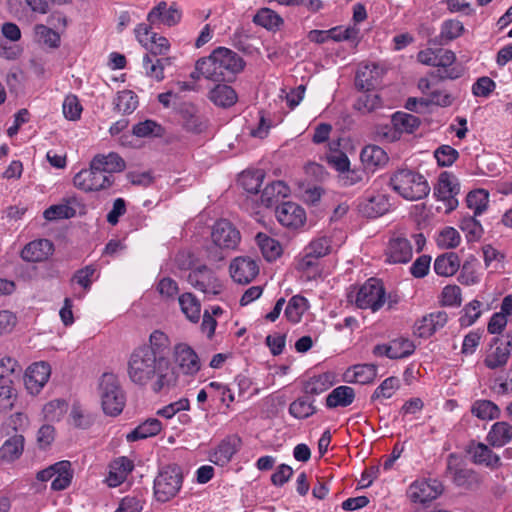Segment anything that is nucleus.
Wrapping results in <instances>:
<instances>
[{
    "instance_id": "obj_1",
    "label": "nucleus",
    "mask_w": 512,
    "mask_h": 512,
    "mask_svg": "<svg viewBox=\"0 0 512 512\" xmlns=\"http://www.w3.org/2000/svg\"><path fill=\"white\" fill-rule=\"evenodd\" d=\"M170 339L160 330L153 331L149 343L132 351L127 363L130 381L140 387L150 386L155 393L168 391L178 383V372L172 365Z\"/></svg>"
},
{
    "instance_id": "obj_2",
    "label": "nucleus",
    "mask_w": 512,
    "mask_h": 512,
    "mask_svg": "<svg viewBox=\"0 0 512 512\" xmlns=\"http://www.w3.org/2000/svg\"><path fill=\"white\" fill-rule=\"evenodd\" d=\"M244 66L242 57L226 47H217L208 57L199 59L196 63L197 71L215 82L233 81Z\"/></svg>"
},
{
    "instance_id": "obj_3",
    "label": "nucleus",
    "mask_w": 512,
    "mask_h": 512,
    "mask_svg": "<svg viewBox=\"0 0 512 512\" xmlns=\"http://www.w3.org/2000/svg\"><path fill=\"white\" fill-rule=\"evenodd\" d=\"M390 186L404 199L415 201L425 198L430 186L423 175L409 169H399L390 177Z\"/></svg>"
},
{
    "instance_id": "obj_4",
    "label": "nucleus",
    "mask_w": 512,
    "mask_h": 512,
    "mask_svg": "<svg viewBox=\"0 0 512 512\" xmlns=\"http://www.w3.org/2000/svg\"><path fill=\"white\" fill-rule=\"evenodd\" d=\"M98 393L102 410L106 415L115 417L123 411L126 396L115 374L104 373L100 377Z\"/></svg>"
},
{
    "instance_id": "obj_5",
    "label": "nucleus",
    "mask_w": 512,
    "mask_h": 512,
    "mask_svg": "<svg viewBox=\"0 0 512 512\" xmlns=\"http://www.w3.org/2000/svg\"><path fill=\"white\" fill-rule=\"evenodd\" d=\"M348 299L360 309H371L376 312L385 303V289L380 280L370 278L357 289L355 294L350 292Z\"/></svg>"
},
{
    "instance_id": "obj_6",
    "label": "nucleus",
    "mask_w": 512,
    "mask_h": 512,
    "mask_svg": "<svg viewBox=\"0 0 512 512\" xmlns=\"http://www.w3.org/2000/svg\"><path fill=\"white\" fill-rule=\"evenodd\" d=\"M183 476L180 467L170 465L163 468L154 480V495L157 501L167 502L181 489Z\"/></svg>"
},
{
    "instance_id": "obj_7",
    "label": "nucleus",
    "mask_w": 512,
    "mask_h": 512,
    "mask_svg": "<svg viewBox=\"0 0 512 512\" xmlns=\"http://www.w3.org/2000/svg\"><path fill=\"white\" fill-rule=\"evenodd\" d=\"M187 282L208 298L217 296L223 291V284L215 273L206 265H198L187 275Z\"/></svg>"
},
{
    "instance_id": "obj_8",
    "label": "nucleus",
    "mask_w": 512,
    "mask_h": 512,
    "mask_svg": "<svg viewBox=\"0 0 512 512\" xmlns=\"http://www.w3.org/2000/svg\"><path fill=\"white\" fill-rule=\"evenodd\" d=\"M73 183L75 187L85 192L99 191L110 187L113 177L104 174L100 169H94L91 161L88 169H83L74 176Z\"/></svg>"
},
{
    "instance_id": "obj_9",
    "label": "nucleus",
    "mask_w": 512,
    "mask_h": 512,
    "mask_svg": "<svg viewBox=\"0 0 512 512\" xmlns=\"http://www.w3.org/2000/svg\"><path fill=\"white\" fill-rule=\"evenodd\" d=\"M443 492L442 484L437 480H416L408 488L407 495L413 503L425 505Z\"/></svg>"
},
{
    "instance_id": "obj_10",
    "label": "nucleus",
    "mask_w": 512,
    "mask_h": 512,
    "mask_svg": "<svg viewBox=\"0 0 512 512\" xmlns=\"http://www.w3.org/2000/svg\"><path fill=\"white\" fill-rule=\"evenodd\" d=\"M460 192V185L457 178L449 173L442 172L438 179V184L434 189V195L437 199L446 203L448 211L455 209L458 205L456 196Z\"/></svg>"
},
{
    "instance_id": "obj_11",
    "label": "nucleus",
    "mask_w": 512,
    "mask_h": 512,
    "mask_svg": "<svg viewBox=\"0 0 512 512\" xmlns=\"http://www.w3.org/2000/svg\"><path fill=\"white\" fill-rule=\"evenodd\" d=\"M456 61V55L453 51L439 48L436 54L437 71L432 73V76L439 78L440 80L445 79H457L464 73V68L461 65H454Z\"/></svg>"
},
{
    "instance_id": "obj_12",
    "label": "nucleus",
    "mask_w": 512,
    "mask_h": 512,
    "mask_svg": "<svg viewBox=\"0 0 512 512\" xmlns=\"http://www.w3.org/2000/svg\"><path fill=\"white\" fill-rule=\"evenodd\" d=\"M213 244L219 249L233 250L240 242L239 231L227 220L217 221L211 233Z\"/></svg>"
},
{
    "instance_id": "obj_13",
    "label": "nucleus",
    "mask_w": 512,
    "mask_h": 512,
    "mask_svg": "<svg viewBox=\"0 0 512 512\" xmlns=\"http://www.w3.org/2000/svg\"><path fill=\"white\" fill-rule=\"evenodd\" d=\"M331 251V240L327 236H320L312 240L304 249V255L300 259L298 267L301 270H308L317 264V260L329 254Z\"/></svg>"
},
{
    "instance_id": "obj_14",
    "label": "nucleus",
    "mask_w": 512,
    "mask_h": 512,
    "mask_svg": "<svg viewBox=\"0 0 512 512\" xmlns=\"http://www.w3.org/2000/svg\"><path fill=\"white\" fill-rule=\"evenodd\" d=\"M386 261L391 264H406L413 256L410 241L402 235H394L390 238L386 250Z\"/></svg>"
},
{
    "instance_id": "obj_15",
    "label": "nucleus",
    "mask_w": 512,
    "mask_h": 512,
    "mask_svg": "<svg viewBox=\"0 0 512 512\" xmlns=\"http://www.w3.org/2000/svg\"><path fill=\"white\" fill-rule=\"evenodd\" d=\"M174 359L177 366L175 368H178L184 375L194 376L201 368L198 355L185 343L174 346Z\"/></svg>"
},
{
    "instance_id": "obj_16",
    "label": "nucleus",
    "mask_w": 512,
    "mask_h": 512,
    "mask_svg": "<svg viewBox=\"0 0 512 512\" xmlns=\"http://www.w3.org/2000/svg\"><path fill=\"white\" fill-rule=\"evenodd\" d=\"M51 374L50 365L46 362H36L31 364L25 373L24 383L28 392L32 395L40 393L42 388L48 382Z\"/></svg>"
},
{
    "instance_id": "obj_17",
    "label": "nucleus",
    "mask_w": 512,
    "mask_h": 512,
    "mask_svg": "<svg viewBox=\"0 0 512 512\" xmlns=\"http://www.w3.org/2000/svg\"><path fill=\"white\" fill-rule=\"evenodd\" d=\"M181 11L173 3L168 5L165 1H160L147 15V21L150 25L175 26L181 20Z\"/></svg>"
},
{
    "instance_id": "obj_18",
    "label": "nucleus",
    "mask_w": 512,
    "mask_h": 512,
    "mask_svg": "<svg viewBox=\"0 0 512 512\" xmlns=\"http://www.w3.org/2000/svg\"><path fill=\"white\" fill-rule=\"evenodd\" d=\"M456 457L451 454L448 459L447 471L455 485L467 490H474L480 485L479 475L472 469L457 467L454 464Z\"/></svg>"
},
{
    "instance_id": "obj_19",
    "label": "nucleus",
    "mask_w": 512,
    "mask_h": 512,
    "mask_svg": "<svg viewBox=\"0 0 512 512\" xmlns=\"http://www.w3.org/2000/svg\"><path fill=\"white\" fill-rule=\"evenodd\" d=\"M276 218L285 227L297 229L306 220L304 209L294 202H284L276 208Z\"/></svg>"
},
{
    "instance_id": "obj_20",
    "label": "nucleus",
    "mask_w": 512,
    "mask_h": 512,
    "mask_svg": "<svg viewBox=\"0 0 512 512\" xmlns=\"http://www.w3.org/2000/svg\"><path fill=\"white\" fill-rule=\"evenodd\" d=\"M259 273V267L250 257H237L230 264L232 279L239 284L250 283Z\"/></svg>"
},
{
    "instance_id": "obj_21",
    "label": "nucleus",
    "mask_w": 512,
    "mask_h": 512,
    "mask_svg": "<svg viewBox=\"0 0 512 512\" xmlns=\"http://www.w3.org/2000/svg\"><path fill=\"white\" fill-rule=\"evenodd\" d=\"M390 206L387 195L376 193L364 197L358 204V211L367 218H377L387 213Z\"/></svg>"
},
{
    "instance_id": "obj_22",
    "label": "nucleus",
    "mask_w": 512,
    "mask_h": 512,
    "mask_svg": "<svg viewBox=\"0 0 512 512\" xmlns=\"http://www.w3.org/2000/svg\"><path fill=\"white\" fill-rule=\"evenodd\" d=\"M179 114L182 126L188 132L200 134L206 130L207 120L199 113L194 105L184 103L179 109Z\"/></svg>"
},
{
    "instance_id": "obj_23",
    "label": "nucleus",
    "mask_w": 512,
    "mask_h": 512,
    "mask_svg": "<svg viewBox=\"0 0 512 512\" xmlns=\"http://www.w3.org/2000/svg\"><path fill=\"white\" fill-rule=\"evenodd\" d=\"M448 316L444 311H437L424 316L415 324V334L421 338L432 336L447 323Z\"/></svg>"
},
{
    "instance_id": "obj_24",
    "label": "nucleus",
    "mask_w": 512,
    "mask_h": 512,
    "mask_svg": "<svg viewBox=\"0 0 512 512\" xmlns=\"http://www.w3.org/2000/svg\"><path fill=\"white\" fill-rule=\"evenodd\" d=\"M54 251L53 243L48 239L34 240L22 249L21 257L27 262H41L46 260Z\"/></svg>"
},
{
    "instance_id": "obj_25",
    "label": "nucleus",
    "mask_w": 512,
    "mask_h": 512,
    "mask_svg": "<svg viewBox=\"0 0 512 512\" xmlns=\"http://www.w3.org/2000/svg\"><path fill=\"white\" fill-rule=\"evenodd\" d=\"M134 463L125 456L114 459L109 465V474L106 482L110 487H117L122 484L132 472Z\"/></svg>"
},
{
    "instance_id": "obj_26",
    "label": "nucleus",
    "mask_w": 512,
    "mask_h": 512,
    "mask_svg": "<svg viewBox=\"0 0 512 512\" xmlns=\"http://www.w3.org/2000/svg\"><path fill=\"white\" fill-rule=\"evenodd\" d=\"M240 442V439L235 436L224 439L210 454L209 460L218 466L226 465L238 451Z\"/></svg>"
},
{
    "instance_id": "obj_27",
    "label": "nucleus",
    "mask_w": 512,
    "mask_h": 512,
    "mask_svg": "<svg viewBox=\"0 0 512 512\" xmlns=\"http://www.w3.org/2000/svg\"><path fill=\"white\" fill-rule=\"evenodd\" d=\"M91 161L94 164V169H100L104 174L110 176L123 171L126 167L124 159L115 152H110L107 155L98 154Z\"/></svg>"
},
{
    "instance_id": "obj_28",
    "label": "nucleus",
    "mask_w": 512,
    "mask_h": 512,
    "mask_svg": "<svg viewBox=\"0 0 512 512\" xmlns=\"http://www.w3.org/2000/svg\"><path fill=\"white\" fill-rule=\"evenodd\" d=\"M24 436L14 434L8 438L0 447V459L4 462L11 463L19 459L24 451Z\"/></svg>"
},
{
    "instance_id": "obj_29",
    "label": "nucleus",
    "mask_w": 512,
    "mask_h": 512,
    "mask_svg": "<svg viewBox=\"0 0 512 512\" xmlns=\"http://www.w3.org/2000/svg\"><path fill=\"white\" fill-rule=\"evenodd\" d=\"M473 461L476 464L484 465L490 469H497L501 466L500 457L494 453L486 444L477 443L470 448Z\"/></svg>"
},
{
    "instance_id": "obj_30",
    "label": "nucleus",
    "mask_w": 512,
    "mask_h": 512,
    "mask_svg": "<svg viewBox=\"0 0 512 512\" xmlns=\"http://www.w3.org/2000/svg\"><path fill=\"white\" fill-rule=\"evenodd\" d=\"M363 165L370 170L384 166L389 158L387 153L377 145L365 146L360 154Z\"/></svg>"
},
{
    "instance_id": "obj_31",
    "label": "nucleus",
    "mask_w": 512,
    "mask_h": 512,
    "mask_svg": "<svg viewBox=\"0 0 512 512\" xmlns=\"http://www.w3.org/2000/svg\"><path fill=\"white\" fill-rule=\"evenodd\" d=\"M379 68L376 64L365 65L358 69L355 77V86L359 90L370 91L378 83Z\"/></svg>"
},
{
    "instance_id": "obj_32",
    "label": "nucleus",
    "mask_w": 512,
    "mask_h": 512,
    "mask_svg": "<svg viewBox=\"0 0 512 512\" xmlns=\"http://www.w3.org/2000/svg\"><path fill=\"white\" fill-rule=\"evenodd\" d=\"M486 439L493 447H503L512 440V425L504 421L494 423Z\"/></svg>"
},
{
    "instance_id": "obj_33",
    "label": "nucleus",
    "mask_w": 512,
    "mask_h": 512,
    "mask_svg": "<svg viewBox=\"0 0 512 512\" xmlns=\"http://www.w3.org/2000/svg\"><path fill=\"white\" fill-rule=\"evenodd\" d=\"M209 99L216 106L228 108L237 102L238 96L232 87L225 84H218L210 90Z\"/></svg>"
},
{
    "instance_id": "obj_34",
    "label": "nucleus",
    "mask_w": 512,
    "mask_h": 512,
    "mask_svg": "<svg viewBox=\"0 0 512 512\" xmlns=\"http://www.w3.org/2000/svg\"><path fill=\"white\" fill-rule=\"evenodd\" d=\"M171 65V58H157L150 54H145L143 57V67L146 76L160 82L164 79V69L166 66Z\"/></svg>"
},
{
    "instance_id": "obj_35",
    "label": "nucleus",
    "mask_w": 512,
    "mask_h": 512,
    "mask_svg": "<svg viewBox=\"0 0 512 512\" xmlns=\"http://www.w3.org/2000/svg\"><path fill=\"white\" fill-rule=\"evenodd\" d=\"M460 268V260L456 253L447 252L438 256L434 262L436 274L444 277L454 275Z\"/></svg>"
},
{
    "instance_id": "obj_36",
    "label": "nucleus",
    "mask_w": 512,
    "mask_h": 512,
    "mask_svg": "<svg viewBox=\"0 0 512 512\" xmlns=\"http://www.w3.org/2000/svg\"><path fill=\"white\" fill-rule=\"evenodd\" d=\"M289 191V187L283 181H274L262 191L261 203L270 207L278 202L279 198L287 197Z\"/></svg>"
},
{
    "instance_id": "obj_37",
    "label": "nucleus",
    "mask_w": 512,
    "mask_h": 512,
    "mask_svg": "<svg viewBox=\"0 0 512 512\" xmlns=\"http://www.w3.org/2000/svg\"><path fill=\"white\" fill-rule=\"evenodd\" d=\"M355 398L354 389L349 386H339L332 390L326 398L328 408L347 407Z\"/></svg>"
},
{
    "instance_id": "obj_38",
    "label": "nucleus",
    "mask_w": 512,
    "mask_h": 512,
    "mask_svg": "<svg viewBox=\"0 0 512 512\" xmlns=\"http://www.w3.org/2000/svg\"><path fill=\"white\" fill-rule=\"evenodd\" d=\"M162 429L161 422L156 418L147 419L127 435L128 441H137L157 435Z\"/></svg>"
},
{
    "instance_id": "obj_39",
    "label": "nucleus",
    "mask_w": 512,
    "mask_h": 512,
    "mask_svg": "<svg viewBox=\"0 0 512 512\" xmlns=\"http://www.w3.org/2000/svg\"><path fill=\"white\" fill-rule=\"evenodd\" d=\"M333 384V376L330 373H323L310 378L304 385L306 396L319 395L328 390Z\"/></svg>"
},
{
    "instance_id": "obj_40",
    "label": "nucleus",
    "mask_w": 512,
    "mask_h": 512,
    "mask_svg": "<svg viewBox=\"0 0 512 512\" xmlns=\"http://www.w3.org/2000/svg\"><path fill=\"white\" fill-rule=\"evenodd\" d=\"M256 241L267 261H273L281 255L282 247L277 240L264 233H258L256 235Z\"/></svg>"
},
{
    "instance_id": "obj_41",
    "label": "nucleus",
    "mask_w": 512,
    "mask_h": 512,
    "mask_svg": "<svg viewBox=\"0 0 512 512\" xmlns=\"http://www.w3.org/2000/svg\"><path fill=\"white\" fill-rule=\"evenodd\" d=\"M308 396L299 397L289 406V413L296 419H306L317 412V409Z\"/></svg>"
},
{
    "instance_id": "obj_42",
    "label": "nucleus",
    "mask_w": 512,
    "mask_h": 512,
    "mask_svg": "<svg viewBox=\"0 0 512 512\" xmlns=\"http://www.w3.org/2000/svg\"><path fill=\"white\" fill-rule=\"evenodd\" d=\"M114 109L123 114H131L138 106V96L131 90L119 91L113 101Z\"/></svg>"
},
{
    "instance_id": "obj_43",
    "label": "nucleus",
    "mask_w": 512,
    "mask_h": 512,
    "mask_svg": "<svg viewBox=\"0 0 512 512\" xmlns=\"http://www.w3.org/2000/svg\"><path fill=\"white\" fill-rule=\"evenodd\" d=\"M308 308V301L300 295L293 296L285 308L284 315L291 323L300 322L304 312Z\"/></svg>"
},
{
    "instance_id": "obj_44",
    "label": "nucleus",
    "mask_w": 512,
    "mask_h": 512,
    "mask_svg": "<svg viewBox=\"0 0 512 512\" xmlns=\"http://www.w3.org/2000/svg\"><path fill=\"white\" fill-rule=\"evenodd\" d=\"M391 123L396 128L398 134L406 132L413 133L420 125L418 117L405 112H396L393 114Z\"/></svg>"
},
{
    "instance_id": "obj_45",
    "label": "nucleus",
    "mask_w": 512,
    "mask_h": 512,
    "mask_svg": "<svg viewBox=\"0 0 512 512\" xmlns=\"http://www.w3.org/2000/svg\"><path fill=\"white\" fill-rule=\"evenodd\" d=\"M56 475L51 483V488L55 491L66 489L72 479L71 463L69 461H60L55 463Z\"/></svg>"
},
{
    "instance_id": "obj_46",
    "label": "nucleus",
    "mask_w": 512,
    "mask_h": 512,
    "mask_svg": "<svg viewBox=\"0 0 512 512\" xmlns=\"http://www.w3.org/2000/svg\"><path fill=\"white\" fill-rule=\"evenodd\" d=\"M179 305L182 312L191 322H197L200 319L201 305L192 293L182 294L179 297Z\"/></svg>"
},
{
    "instance_id": "obj_47",
    "label": "nucleus",
    "mask_w": 512,
    "mask_h": 512,
    "mask_svg": "<svg viewBox=\"0 0 512 512\" xmlns=\"http://www.w3.org/2000/svg\"><path fill=\"white\" fill-rule=\"evenodd\" d=\"M34 35L37 42L50 48H58L60 45L59 33L44 24L35 25Z\"/></svg>"
},
{
    "instance_id": "obj_48",
    "label": "nucleus",
    "mask_w": 512,
    "mask_h": 512,
    "mask_svg": "<svg viewBox=\"0 0 512 512\" xmlns=\"http://www.w3.org/2000/svg\"><path fill=\"white\" fill-rule=\"evenodd\" d=\"M488 201L489 195L484 189L471 191L466 198L467 206L474 211V216L482 214L487 209Z\"/></svg>"
},
{
    "instance_id": "obj_49",
    "label": "nucleus",
    "mask_w": 512,
    "mask_h": 512,
    "mask_svg": "<svg viewBox=\"0 0 512 512\" xmlns=\"http://www.w3.org/2000/svg\"><path fill=\"white\" fill-rule=\"evenodd\" d=\"M472 413L482 420H491L500 416V409L492 401L479 400L473 404Z\"/></svg>"
},
{
    "instance_id": "obj_50",
    "label": "nucleus",
    "mask_w": 512,
    "mask_h": 512,
    "mask_svg": "<svg viewBox=\"0 0 512 512\" xmlns=\"http://www.w3.org/2000/svg\"><path fill=\"white\" fill-rule=\"evenodd\" d=\"M264 179L262 170L243 172L239 177V183L249 193L256 194Z\"/></svg>"
},
{
    "instance_id": "obj_51",
    "label": "nucleus",
    "mask_w": 512,
    "mask_h": 512,
    "mask_svg": "<svg viewBox=\"0 0 512 512\" xmlns=\"http://www.w3.org/2000/svg\"><path fill=\"white\" fill-rule=\"evenodd\" d=\"M255 24L266 29H274L282 24V18L269 8L260 9L253 17Z\"/></svg>"
},
{
    "instance_id": "obj_52",
    "label": "nucleus",
    "mask_w": 512,
    "mask_h": 512,
    "mask_svg": "<svg viewBox=\"0 0 512 512\" xmlns=\"http://www.w3.org/2000/svg\"><path fill=\"white\" fill-rule=\"evenodd\" d=\"M460 229L466 234L468 241H477L483 235V227L475 216L463 217L459 225Z\"/></svg>"
},
{
    "instance_id": "obj_53",
    "label": "nucleus",
    "mask_w": 512,
    "mask_h": 512,
    "mask_svg": "<svg viewBox=\"0 0 512 512\" xmlns=\"http://www.w3.org/2000/svg\"><path fill=\"white\" fill-rule=\"evenodd\" d=\"M133 135L144 138L149 136L159 137L163 134V128L160 124H158L154 120H145L143 122H139L133 126L132 129Z\"/></svg>"
},
{
    "instance_id": "obj_54",
    "label": "nucleus",
    "mask_w": 512,
    "mask_h": 512,
    "mask_svg": "<svg viewBox=\"0 0 512 512\" xmlns=\"http://www.w3.org/2000/svg\"><path fill=\"white\" fill-rule=\"evenodd\" d=\"M352 371L353 381L359 384L371 383L377 376V367L373 364H358Z\"/></svg>"
},
{
    "instance_id": "obj_55",
    "label": "nucleus",
    "mask_w": 512,
    "mask_h": 512,
    "mask_svg": "<svg viewBox=\"0 0 512 512\" xmlns=\"http://www.w3.org/2000/svg\"><path fill=\"white\" fill-rule=\"evenodd\" d=\"M390 350L391 359H401L410 356L415 350V345L407 338H399L391 341Z\"/></svg>"
},
{
    "instance_id": "obj_56",
    "label": "nucleus",
    "mask_w": 512,
    "mask_h": 512,
    "mask_svg": "<svg viewBox=\"0 0 512 512\" xmlns=\"http://www.w3.org/2000/svg\"><path fill=\"white\" fill-rule=\"evenodd\" d=\"M76 211L68 203L52 205L44 211V218L48 221L68 219L74 217Z\"/></svg>"
},
{
    "instance_id": "obj_57",
    "label": "nucleus",
    "mask_w": 512,
    "mask_h": 512,
    "mask_svg": "<svg viewBox=\"0 0 512 512\" xmlns=\"http://www.w3.org/2000/svg\"><path fill=\"white\" fill-rule=\"evenodd\" d=\"M510 357V348L496 347L495 351L488 354L484 364L489 369H497L504 366Z\"/></svg>"
},
{
    "instance_id": "obj_58",
    "label": "nucleus",
    "mask_w": 512,
    "mask_h": 512,
    "mask_svg": "<svg viewBox=\"0 0 512 512\" xmlns=\"http://www.w3.org/2000/svg\"><path fill=\"white\" fill-rule=\"evenodd\" d=\"M434 156L439 166L448 167L457 160L459 153L449 145H442L435 150Z\"/></svg>"
},
{
    "instance_id": "obj_59",
    "label": "nucleus",
    "mask_w": 512,
    "mask_h": 512,
    "mask_svg": "<svg viewBox=\"0 0 512 512\" xmlns=\"http://www.w3.org/2000/svg\"><path fill=\"white\" fill-rule=\"evenodd\" d=\"M355 107L362 112H372L381 107V98L376 93H364L357 99Z\"/></svg>"
},
{
    "instance_id": "obj_60",
    "label": "nucleus",
    "mask_w": 512,
    "mask_h": 512,
    "mask_svg": "<svg viewBox=\"0 0 512 512\" xmlns=\"http://www.w3.org/2000/svg\"><path fill=\"white\" fill-rule=\"evenodd\" d=\"M82 106L79 103L77 96L68 95L63 102V114L66 119L75 121L81 116Z\"/></svg>"
},
{
    "instance_id": "obj_61",
    "label": "nucleus",
    "mask_w": 512,
    "mask_h": 512,
    "mask_svg": "<svg viewBox=\"0 0 512 512\" xmlns=\"http://www.w3.org/2000/svg\"><path fill=\"white\" fill-rule=\"evenodd\" d=\"M464 31L462 22L458 20H447L443 22L440 37L446 42L456 39Z\"/></svg>"
},
{
    "instance_id": "obj_62",
    "label": "nucleus",
    "mask_w": 512,
    "mask_h": 512,
    "mask_svg": "<svg viewBox=\"0 0 512 512\" xmlns=\"http://www.w3.org/2000/svg\"><path fill=\"white\" fill-rule=\"evenodd\" d=\"M437 243L447 249L455 248L460 243V234L455 228L446 227L439 233Z\"/></svg>"
},
{
    "instance_id": "obj_63",
    "label": "nucleus",
    "mask_w": 512,
    "mask_h": 512,
    "mask_svg": "<svg viewBox=\"0 0 512 512\" xmlns=\"http://www.w3.org/2000/svg\"><path fill=\"white\" fill-rule=\"evenodd\" d=\"M458 280L461 284L467 286L475 285L480 281V276L473 262L466 261L462 265Z\"/></svg>"
},
{
    "instance_id": "obj_64",
    "label": "nucleus",
    "mask_w": 512,
    "mask_h": 512,
    "mask_svg": "<svg viewBox=\"0 0 512 512\" xmlns=\"http://www.w3.org/2000/svg\"><path fill=\"white\" fill-rule=\"evenodd\" d=\"M147 48L149 49V54L151 56L157 57V55L165 54L169 50L170 44L166 37L153 33L150 37Z\"/></svg>"
}]
</instances>
